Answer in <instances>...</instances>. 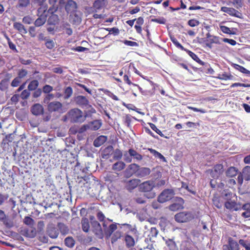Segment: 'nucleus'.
<instances>
[{
    "label": "nucleus",
    "instance_id": "nucleus-63",
    "mask_svg": "<svg viewBox=\"0 0 250 250\" xmlns=\"http://www.w3.org/2000/svg\"><path fill=\"white\" fill-rule=\"evenodd\" d=\"M104 93L106 94L107 95H108L109 97L111 98L113 100L115 101H118L119 100L118 97L114 95L113 93L111 92L109 90H106L104 91Z\"/></svg>",
    "mask_w": 250,
    "mask_h": 250
},
{
    "label": "nucleus",
    "instance_id": "nucleus-43",
    "mask_svg": "<svg viewBox=\"0 0 250 250\" xmlns=\"http://www.w3.org/2000/svg\"><path fill=\"white\" fill-rule=\"evenodd\" d=\"M149 152L152 154L155 157H158L160 158L161 160H163L164 161H166V159L165 157L160 152L156 151L155 149H153L152 148H148V149Z\"/></svg>",
    "mask_w": 250,
    "mask_h": 250
},
{
    "label": "nucleus",
    "instance_id": "nucleus-15",
    "mask_svg": "<svg viewBox=\"0 0 250 250\" xmlns=\"http://www.w3.org/2000/svg\"><path fill=\"white\" fill-rule=\"evenodd\" d=\"M74 101L77 104L81 107H86L89 105L88 100L84 96H78L75 97Z\"/></svg>",
    "mask_w": 250,
    "mask_h": 250
},
{
    "label": "nucleus",
    "instance_id": "nucleus-60",
    "mask_svg": "<svg viewBox=\"0 0 250 250\" xmlns=\"http://www.w3.org/2000/svg\"><path fill=\"white\" fill-rule=\"evenodd\" d=\"M239 243L244 247L246 250H250V243H248L243 239H240L239 241Z\"/></svg>",
    "mask_w": 250,
    "mask_h": 250
},
{
    "label": "nucleus",
    "instance_id": "nucleus-55",
    "mask_svg": "<svg viewBox=\"0 0 250 250\" xmlns=\"http://www.w3.org/2000/svg\"><path fill=\"white\" fill-rule=\"evenodd\" d=\"M28 72L26 69H21L19 70L17 77L21 80L26 76Z\"/></svg>",
    "mask_w": 250,
    "mask_h": 250
},
{
    "label": "nucleus",
    "instance_id": "nucleus-59",
    "mask_svg": "<svg viewBox=\"0 0 250 250\" xmlns=\"http://www.w3.org/2000/svg\"><path fill=\"white\" fill-rule=\"evenodd\" d=\"M34 92L32 94V97L34 98H37L41 96L42 93V90L41 88H37L34 90Z\"/></svg>",
    "mask_w": 250,
    "mask_h": 250
},
{
    "label": "nucleus",
    "instance_id": "nucleus-37",
    "mask_svg": "<svg viewBox=\"0 0 250 250\" xmlns=\"http://www.w3.org/2000/svg\"><path fill=\"white\" fill-rule=\"evenodd\" d=\"M58 227L62 234L65 235L68 233L69 229L63 223H59L58 224Z\"/></svg>",
    "mask_w": 250,
    "mask_h": 250
},
{
    "label": "nucleus",
    "instance_id": "nucleus-34",
    "mask_svg": "<svg viewBox=\"0 0 250 250\" xmlns=\"http://www.w3.org/2000/svg\"><path fill=\"white\" fill-rule=\"evenodd\" d=\"M119 208L121 211H123L124 213H125L127 214L129 212H132L133 214L135 213V211H134L130 208L128 207V206L125 205V204H118Z\"/></svg>",
    "mask_w": 250,
    "mask_h": 250
},
{
    "label": "nucleus",
    "instance_id": "nucleus-1",
    "mask_svg": "<svg viewBox=\"0 0 250 250\" xmlns=\"http://www.w3.org/2000/svg\"><path fill=\"white\" fill-rule=\"evenodd\" d=\"M91 175L84 176H77L76 182L77 183V189L80 192H85L89 195L94 194L93 188H95V182L92 179Z\"/></svg>",
    "mask_w": 250,
    "mask_h": 250
},
{
    "label": "nucleus",
    "instance_id": "nucleus-42",
    "mask_svg": "<svg viewBox=\"0 0 250 250\" xmlns=\"http://www.w3.org/2000/svg\"><path fill=\"white\" fill-rule=\"evenodd\" d=\"M45 45L48 49H53L56 45V42L52 39H47L45 42Z\"/></svg>",
    "mask_w": 250,
    "mask_h": 250
},
{
    "label": "nucleus",
    "instance_id": "nucleus-56",
    "mask_svg": "<svg viewBox=\"0 0 250 250\" xmlns=\"http://www.w3.org/2000/svg\"><path fill=\"white\" fill-rule=\"evenodd\" d=\"M23 222L25 224L31 226L34 224V220L29 216H26L23 220Z\"/></svg>",
    "mask_w": 250,
    "mask_h": 250
},
{
    "label": "nucleus",
    "instance_id": "nucleus-64",
    "mask_svg": "<svg viewBox=\"0 0 250 250\" xmlns=\"http://www.w3.org/2000/svg\"><path fill=\"white\" fill-rule=\"evenodd\" d=\"M5 37L7 41L9 48L13 50L17 51L16 45L11 42L10 38L7 36H6Z\"/></svg>",
    "mask_w": 250,
    "mask_h": 250
},
{
    "label": "nucleus",
    "instance_id": "nucleus-38",
    "mask_svg": "<svg viewBox=\"0 0 250 250\" xmlns=\"http://www.w3.org/2000/svg\"><path fill=\"white\" fill-rule=\"evenodd\" d=\"M64 243L66 246L71 248L74 247L75 242L72 237L68 236L64 239Z\"/></svg>",
    "mask_w": 250,
    "mask_h": 250
},
{
    "label": "nucleus",
    "instance_id": "nucleus-7",
    "mask_svg": "<svg viewBox=\"0 0 250 250\" xmlns=\"http://www.w3.org/2000/svg\"><path fill=\"white\" fill-rule=\"evenodd\" d=\"M224 171L223 164H217L215 165L212 168L208 169L206 172L209 173L214 179H217L223 174Z\"/></svg>",
    "mask_w": 250,
    "mask_h": 250
},
{
    "label": "nucleus",
    "instance_id": "nucleus-5",
    "mask_svg": "<svg viewBox=\"0 0 250 250\" xmlns=\"http://www.w3.org/2000/svg\"><path fill=\"white\" fill-rule=\"evenodd\" d=\"M154 187V182L151 181L144 182L140 185L141 190L145 193L144 196H146L147 198H153L155 197V193L151 191Z\"/></svg>",
    "mask_w": 250,
    "mask_h": 250
},
{
    "label": "nucleus",
    "instance_id": "nucleus-39",
    "mask_svg": "<svg viewBox=\"0 0 250 250\" xmlns=\"http://www.w3.org/2000/svg\"><path fill=\"white\" fill-rule=\"evenodd\" d=\"M234 67L237 70L239 71L240 72L245 74L247 75H250V71L247 69L246 68L243 67V66H241L239 64H234Z\"/></svg>",
    "mask_w": 250,
    "mask_h": 250
},
{
    "label": "nucleus",
    "instance_id": "nucleus-10",
    "mask_svg": "<svg viewBox=\"0 0 250 250\" xmlns=\"http://www.w3.org/2000/svg\"><path fill=\"white\" fill-rule=\"evenodd\" d=\"M92 227L93 228V231L95 234L100 239L103 238V233L102 231V227L100 223L96 220L91 221V222Z\"/></svg>",
    "mask_w": 250,
    "mask_h": 250
},
{
    "label": "nucleus",
    "instance_id": "nucleus-14",
    "mask_svg": "<svg viewBox=\"0 0 250 250\" xmlns=\"http://www.w3.org/2000/svg\"><path fill=\"white\" fill-rule=\"evenodd\" d=\"M62 105L61 103L58 101L50 102L48 104L47 110L50 112L58 111L61 109Z\"/></svg>",
    "mask_w": 250,
    "mask_h": 250
},
{
    "label": "nucleus",
    "instance_id": "nucleus-12",
    "mask_svg": "<svg viewBox=\"0 0 250 250\" xmlns=\"http://www.w3.org/2000/svg\"><path fill=\"white\" fill-rule=\"evenodd\" d=\"M46 233L50 238L56 239L59 235V231L54 225L50 224L47 227Z\"/></svg>",
    "mask_w": 250,
    "mask_h": 250
},
{
    "label": "nucleus",
    "instance_id": "nucleus-50",
    "mask_svg": "<svg viewBox=\"0 0 250 250\" xmlns=\"http://www.w3.org/2000/svg\"><path fill=\"white\" fill-rule=\"evenodd\" d=\"M54 98V94L52 93L46 94L43 98V103L45 104H48L49 103V101L53 99Z\"/></svg>",
    "mask_w": 250,
    "mask_h": 250
},
{
    "label": "nucleus",
    "instance_id": "nucleus-3",
    "mask_svg": "<svg viewBox=\"0 0 250 250\" xmlns=\"http://www.w3.org/2000/svg\"><path fill=\"white\" fill-rule=\"evenodd\" d=\"M235 197L231 192L228 190H224L221 196L216 193L214 194L212 198L214 203H236Z\"/></svg>",
    "mask_w": 250,
    "mask_h": 250
},
{
    "label": "nucleus",
    "instance_id": "nucleus-48",
    "mask_svg": "<svg viewBox=\"0 0 250 250\" xmlns=\"http://www.w3.org/2000/svg\"><path fill=\"white\" fill-rule=\"evenodd\" d=\"M117 229V225L116 224H112L109 226L108 229L105 232L107 236L109 237L113 232Z\"/></svg>",
    "mask_w": 250,
    "mask_h": 250
},
{
    "label": "nucleus",
    "instance_id": "nucleus-46",
    "mask_svg": "<svg viewBox=\"0 0 250 250\" xmlns=\"http://www.w3.org/2000/svg\"><path fill=\"white\" fill-rule=\"evenodd\" d=\"M184 208L182 204H170L169 206V209L173 211H177Z\"/></svg>",
    "mask_w": 250,
    "mask_h": 250
},
{
    "label": "nucleus",
    "instance_id": "nucleus-20",
    "mask_svg": "<svg viewBox=\"0 0 250 250\" xmlns=\"http://www.w3.org/2000/svg\"><path fill=\"white\" fill-rule=\"evenodd\" d=\"M107 4L106 0H96L93 4V7L96 12L104 8Z\"/></svg>",
    "mask_w": 250,
    "mask_h": 250
},
{
    "label": "nucleus",
    "instance_id": "nucleus-35",
    "mask_svg": "<svg viewBox=\"0 0 250 250\" xmlns=\"http://www.w3.org/2000/svg\"><path fill=\"white\" fill-rule=\"evenodd\" d=\"M59 21V17L56 14H52L48 19V22L50 25H56L58 23Z\"/></svg>",
    "mask_w": 250,
    "mask_h": 250
},
{
    "label": "nucleus",
    "instance_id": "nucleus-18",
    "mask_svg": "<svg viewBox=\"0 0 250 250\" xmlns=\"http://www.w3.org/2000/svg\"><path fill=\"white\" fill-rule=\"evenodd\" d=\"M31 111L35 115H41L43 113V108L41 104H35L31 107Z\"/></svg>",
    "mask_w": 250,
    "mask_h": 250
},
{
    "label": "nucleus",
    "instance_id": "nucleus-29",
    "mask_svg": "<svg viewBox=\"0 0 250 250\" xmlns=\"http://www.w3.org/2000/svg\"><path fill=\"white\" fill-rule=\"evenodd\" d=\"M128 153L131 157H133V158L136 159L138 161H141L143 159V156L138 153L136 150L132 148L129 149Z\"/></svg>",
    "mask_w": 250,
    "mask_h": 250
},
{
    "label": "nucleus",
    "instance_id": "nucleus-16",
    "mask_svg": "<svg viewBox=\"0 0 250 250\" xmlns=\"http://www.w3.org/2000/svg\"><path fill=\"white\" fill-rule=\"evenodd\" d=\"M124 241L125 243V246L128 249H133L136 243L134 238L128 234H126L125 235Z\"/></svg>",
    "mask_w": 250,
    "mask_h": 250
},
{
    "label": "nucleus",
    "instance_id": "nucleus-2",
    "mask_svg": "<svg viewBox=\"0 0 250 250\" xmlns=\"http://www.w3.org/2000/svg\"><path fill=\"white\" fill-rule=\"evenodd\" d=\"M199 211L195 210L183 211L175 215V221L178 223L188 222L199 217Z\"/></svg>",
    "mask_w": 250,
    "mask_h": 250
},
{
    "label": "nucleus",
    "instance_id": "nucleus-33",
    "mask_svg": "<svg viewBox=\"0 0 250 250\" xmlns=\"http://www.w3.org/2000/svg\"><path fill=\"white\" fill-rule=\"evenodd\" d=\"M39 85V83L37 80H32L29 83L27 88L28 90L33 91L38 88V87Z\"/></svg>",
    "mask_w": 250,
    "mask_h": 250
},
{
    "label": "nucleus",
    "instance_id": "nucleus-53",
    "mask_svg": "<svg viewBox=\"0 0 250 250\" xmlns=\"http://www.w3.org/2000/svg\"><path fill=\"white\" fill-rule=\"evenodd\" d=\"M14 140V135L12 134H9L5 136L3 139V142L5 144H8Z\"/></svg>",
    "mask_w": 250,
    "mask_h": 250
},
{
    "label": "nucleus",
    "instance_id": "nucleus-30",
    "mask_svg": "<svg viewBox=\"0 0 250 250\" xmlns=\"http://www.w3.org/2000/svg\"><path fill=\"white\" fill-rule=\"evenodd\" d=\"M186 52H187L189 56L196 62H197L198 63L201 65H204L205 62L201 61L198 57V56L196 54H195L194 52L188 49H187Z\"/></svg>",
    "mask_w": 250,
    "mask_h": 250
},
{
    "label": "nucleus",
    "instance_id": "nucleus-26",
    "mask_svg": "<svg viewBox=\"0 0 250 250\" xmlns=\"http://www.w3.org/2000/svg\"><path fill=\"white\" fill-rule=\"evenodd\" d=\"M13 27L15 29L18 30L21 34H25L27 33V31L24 26L21 22H14L13 24Z\"/></svg>",
    "mask_w": 250,
    "mask_h": 250
},
{
    "label": "nucleus",
    "instance_id": "nucleus-8",
    "mask_svg": "<svg viewBox=\"0 0 250 250\" xmlns=\"http://www.w3.org/2000/svg\"><path fill=\"white\" fill-rule=\"evenodd\" d=\"M174 195V191L172 189H164L158 196V201L159 203H164L172 199Z\"/></svg>",
    "mask_w": 250,
    "mask_h": 250
},
{
    "label": "nucleus",
    "instance_id": "nucleus-28",
    "mask_svg": "<svg viewBox=\"0 0 250 250\" xmlns=\"http://www.w3.org/2000/svg\"><path fill=\"white\" fill-rule=\"evenodd\" d=\"M125 167V164L121 161H119L112 165V169L113 170L120 171Z\"/></svg>",
    "mask_w": 250,
    "mask_h": 250
},
{
    "label": "nucleus",
    "instance_id": "nucleus-40",
    "mask_svg": "<svg viewBox=\"0 0 250 250\" xmlns=\"http://www.w3.org/2000/svg\"><path fill=\"white\" fill-rule=\"evenodd\" d=\"M82 229L83 231L87 232L89 229V224L88 219L85 218L82 221Z\"/></svg>",
    "mask_w": 250,
    "mask_h": 250
},
{
    "label": "nucleus",
    "instance_id": "nucleus-17",
    "mask_svg": "<svg viewBox=\"0 0 250 250\" xmlns=\"http://www.w3.org/2000/svg\"><path fill=\"white\" fill-rule=\"evenodd\" d=\"M221 11L223 12L227 13L230 16H234L235 17H239V15L240 14V13L234 8L226 6L222 7L221 8Z\"/></svg>",
    "mask_w": 250,
    "mask_h": 250
},
{
    "label": "nucleus",
    "instance_id": "nucleus-27",
    "mask_svg": "<svg viewBox=\"0 0 250 250\" xmlns=\"http://www.w3.org/2000/svg\"><path fill=\"white\" fill-rule=\"evenodd\" d=\"M107 140V137L104 135H101L97 137L93 142L95 147H99L103 145Z\"/></svg>",
    "mask_w": 250,
    "mask_h": 250
},
{
    "label": "nucleus",
    "instance_id": "nucleus-47",
    "mask_svg": "<svg viewBox=\"0 0 250 250\" xmlns=\"http://www.w3.org/2000/svg\"><path fill=\"white\" fill-rule=\"evenodd\" d=\"M134 118L136 120V118L133 117L130 114H126L124 117V123L128 127L130 125V124L131 123V119Z\"/></svg>",
    "mask_w": 250,
    "mask_h": 250
},
{
    "label": "nucleus",
    "instance_id": "nucleus-61",
    "mask_svg": "<svg viewBox=\"0 0 250 250\" xmlns=\"http://www.w3.org/2000/svg\"><path fill=\"white\" fill-rule=\"evenodd\" d=\"M21 80L18 77H16L12 81L11 85L12 87H17L19 85V84L21 83Z\"/></svg>",
    "mask_w": 250,
    "mask_h": 250
},
{
    "label": "nucleus",
    "instance_id": "nucleus-19",
    "mask_svg": "<svg viewBox=\"0 0 250 250\" xmlns=\"http://www.w3.org/2000/svg\"><path fill=\"white\" fill-rule=\"evenodd\" d=\"M113 147L112 146H108L104 149L102 152V157L104 159H107L110 157L113 153Z\"/></svg>",
    "mask_w": 250,
    "mask_h": 250
},
{
    "label": "nucleus",
    "instance_id": "nucleus-54",
    "mask_svg": "<svg viewBox=\"0 0 250 250\" xmlns=\"http://www.w3.org/2000/svg\"><path fill=\"white\" fill-rule=\"evenodd\" d=\"M30 95V91L28 89H25L21 92L20 97L22 100H26L29 98Z\"/></svg>",
    "mask_w": 250,
    "mask_h": 250
},
{
    "label": "nucleus",
    "instance_id": "nucleus-44",
    "mask_svg": "<svg viewBox=\"0 0 250 250\" xmlns=\"http://www.w3.org/2000/svg\"><path fill=\"white\" fill-rule=\"evenodd\" d=\"M64 99L65 100L69 99L72 96L73 93V89L72 87L70 86L66 87L64 89Z\"/></svg>",
    "mask_w": 250,
    "mask_h": 250
},
{
    "label": "nucleus",
    "instance_id": "nucleus-58",
    "mask_svg": "<svg viewBox=\"0 0 250 250\" xmlns=\"http://www.w3.org/2000/svg\"><path fill=\"white\" fill-rule=\"evenodd\" d=\"M121 237V233L119 232H116L111 237V243L114 244L118 239Z\"/></svg>",
    "mask_w": 250,
    "mask_h": 250
},
{
    "label": "nucleus",
    "instance_id": "nucleus-41",
    "mask_svg": "<svg viewBox=\"0 0 250 250\" xmlns=\"http://www.w3.org/2000/svg\"><path fill=\"white\" fill-rule=\"evenodd\" d=\"M224 205L230 211H237L241 208V204H224Z\"/></svg>",
    "mask_w": 250,
    "mask_h": 250
},
{
    "label": "nucleus",
    "instance_id": "nucleus-25",
    "mask_svg": "<svg viewBox=\"0 0 250 250\" xmlns=\"http://www.w3.org/2000/svg\"><path fill=\"white\" fill-rule=\"evenodd\" d=\"M136 24L134 26V28L136 29V32L141 34L142 33V25L144 24V20L143 18L140 17L137 19H135Z\"/></svg>",
    "mask_w": 250,
    "mask_h": 250
},
{
    "label": "nucleus",
    "instance_id": "nucleus-9",
    "mask_svg": "<svg viewBox=\"0 0 250 250\" xmlns=\"http://www.w3.org/2000/svg\"><path fill=\"white\" fill-rule=\"evenodd\" d=\"M205 42L206 46L210 49L212 47L213 43L221 44L220 38L218 37L210 35L209 33L207 34V39Z\"/></svg>",
    "mask_w": 250,
    "mask_h": 250
},
{
    "label": "nucleus",
    "instance_id": "nucleus-36",
    "mask_svg": "<svg viewBox=\"0 0 250 250\" xmlns=\"http://www.w3.org/2000/svg\"><path fill=\"white\" fill-rule=\"evenodd\" d=\"M229 244L230 247V250H239L238 244L232 238H229Z\"/></svg>",
    "mask_w": 250,
    "mask_h": 250
},
{
    "label": "nucleus",
    "instance_id": "nucleus-6",
    "mask_svg": "<svg viewBox=\"0 0 250 250\" xmlns=\"http://www.w3.org/2000/svg\"><path fill=\"white\" fill-rule=\"evenodd\" d=\"M47 8L46 6H41L38 9V15L39 16L35 21V24L37 26H40L43 25L45 21L47 16V13L51 10L49 9L47 11Z\"/></svg>",
    "mask_w": 250,
    "mask_h": 250
},
{
    "label": "nucleus",
    "instance_id": "nucleus-57",
    "mask_svg": "<svg viewBox=\"0 0 250 250\" xmlns=\"http://www.w3.org/2000/svg\"><path fill=\"white\" fill-rule=\"evenodd\" d=\"M188 24L190 27H195L199 25L200 22L196 19H191L188 21Z\"/></svg>",
    "mask_w": 250,
    "mask_h": 250
},
{
    "label": "nucleus",
    "instance_id": "nucleus-32",
    "mask_svg": "<svg viewBox=\"0 0 250 250\" xmlns=\"http://www.w3.org/2000/svg\"><path fill=\"white\" fill-rule=\"evenodd\" d=\"M241 173L243 175L245 180H250V166H247L243 168Z\"/></svg>",
    "mask_w": 250,
    "mask_h": 250
},
{
    "label": "nucleus",
    "instance_id": "nucleus-31",
    "mask_svg": "<svg viewBox=\"0 0 250 250\" xmlns=\"http://www.w3.org/2000/svg\"><path fill=\"white\" fill-rule=\"evenodd\" d=\"M7 228H11L14 226L13 219L8 216H5L3 221H1Z\"/></svg>",
    "mask_w": 250,
    "mask_h": 250
},
{
    "label": "nucleus",
    "instance_id": "nucleus-45",
    "mask_svg": "<svg viewBox=\"0 0 250 250\" xmlns=\"http://www.w3.org/2000/svg\"><path fill=\"white\" fill-rule=\"evenodd\" d=\"M166 244L170 250H175L176 248V244L172 239H168L166 240Z\"/></svg>",
    "mask_w": 250,
    "mask_h": 250
},
{
    "label": "nucleus",
    "instance_id": "nucleus-13",
    "mask_svg": "<svg viewBox=\"0 0 250 250\" xmlns=\"http://www.w3.org/2000/svg\"><path fill=\"white\" fill-rule=\"evenodd\" d=\"M140 183V180L137 179H133L124 182L125 188L129 191H131L137 187Z\"/></svg>",
    "mask_w": 250,
    "mask_h": 250
},
{
    "label": "nucleus",
    "instance_id": "nucleus-21",
    "mask_svg": "<svg viewBox=\"0 0 250 250\" xmlns=\"http://www.w3.org/2000/svg\"><path fill=\"white\" fill-rule=\"evenodd\" d=\"M22 235L24 236L34 238L36 235V231L35 229H24L21 231Z\"/></svg>",
    "mask_w": 250,
    "mask_h": 250
},
{
    "label": "nucleus",
    "instance_id": "nucleus-62",
    "mask_svg": "<svg viewBox=\"0 0 250 250\" xmlns=\"http://www.w3.org/2000/svg\"><path fill=\"white\" fill-rule=\"evenodd\" d=\"M232 77V76L231 75H228L225 73L221 75H220V76L218 77L219 79L223 80H230L231 79Z\"/></svg>",
    "mask_w": 250,
    "mask_h": 250
},
{
    "label": "nucleus",
    "instance_id": "nucleus-22",
    "mask_svg": "<svg viewBox=\"0 0 250 250\" xmlns=\"http://www.w3.org/2000/svg\"><path fill=\"white\" fill-rule=\"evenodd\" d=\"M150 169L148 167H139L137 176L139 177H144L149 175L150 173Z\"/></svg>",
    "mask_w": 250,
    "mask_h": 250
},
{
    "label": "nucleus",
    "instance_id": "nucleus-49",
    "mask_svg": "<svg viewBox=\"0 0 250 250\" xmlns=\"http://www.w3.org/2000/svg\"><path fill=\"white\" fill-rule=\"evenodd\" d=\"M123 157V152L119 149H116L114 151L113 158L114 160H120Z\"/></svg>",
    "mask_w": 250,
    "mask_h": 250
},
{
    "label": "nucleus",
    "instance_id": "nucleus-52",
    "mask_svg": "<svg viewBox=\"0 0 250 250\" xmlns=\"http://www.w3.org/2000/svg\"><path fill=\"white\" fill-rule=\"evenodd\" d=\"M53 90V88L52 86L49 84L44 85L42 88V92L44 94L50 93Z\"/></svg>",
    "mask_w": 250,
    "mask_h": 250
},
{
    "label": "nucleus",
    "instance_id": "nucleus-51",
    "mask_svg": "<svg viewBox=\"0 0 250 250\" xmlns=\"http://www.w3.org/2000/svg\"><path fill=\"white\" fill-rule=\"evenodd\" d=\"M9 82L1 80L0 82V90L2 91H6L8 88Z\"/></svg>",
    "mask_w": 250,
    "mask_h": 250
},
{
    "label": "nucleus",
    "instance_id": "nucleus-11",
    "mask_svg": "<svg viewBox=\"0 0 250 250\" xmlns=\"http://www.w3.org/2000/svg\"><path fill=\"white\" fill-rule=\"evenodd\" d=\"M139 166L138 164L133 163L129 165L125 171V175L126 177H130L134 174L137 173Z\"/></svg>",
    "mask_w": 250,
    "mask_h": 250
},
{
    "label": "nucleus",
    "instance_id": "nucleus-23",
    "mask_svg": "<svg viewBox=\"0 0 250 250\" xmlns=\"http://www.w3.org/2000/svg\"><path fill=\"white\" fill-rule=\"evenodd\" d=\"M238 172L237 168L234 167H230L226 171V175L229 177H234L236 176Z\"/></svg>",
    "mask_w": 250,
    "mask_h": 250
},
{
    "label": "nucleus",
    "instance_id": "nucleus-24",
    "mask_svg": "<svg viewBox=\"0 0 250 250\" xmlns=\"http://www.w3.org/2000/svg\"><path fill=\"white\" fill-rule=\"evenodd\" d=\"M102 125V123L100 120H95L89 123L88 127L92 130H97Z\"/></svg>",
    "mask_w": 250,
    "mask_h": 250
},
{
    "label": "nucleus",
    "instance_id": "nucleus-4",
    "mask_svg": "<svg viewBox=\"0 0 250 250\" xmlns=\"http://www.w3.org/2000/svg\"><path fill=\"white\" fill-rule=\"evenodd\" d=\"M67 115L70 121L74 123H82L85 121L86 117L82 111L77 108L71 109Z\"/></svg>",
    "mask_w": 250,
    "mask_h": 250
}]
</instances>
